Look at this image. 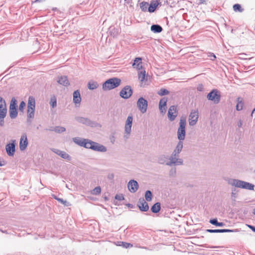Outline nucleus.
I'll list each match as a JSON object with an SVG mask.
<instances>
[{
	"instance_id": "obj_22",
	"label": "nucleus",
	"mask_w": 255,
	"mask_h": 255,
	"mask_svg": "<svg viewBox=\"0 0 255 255\" xmlns=\"http://www.w3.org/2000/svg\"><path fill=\"white\" fill-rule=\"evenodd\" d=\"M183 148V143L180 141L176 146L175 149L174 150L173 154L174 156L178 155L180 152L181 151Z\"/></svg>"
},
{
	"instance_id": "obj_32",
	"label": "nucleus",
	"mask_w": 255,
	"mask_h": 255,
	"mask_svg": "<svg viewBox=\"0 0 255 255\" xmlns=\"http://www.w3.org/2000/svg\"><path fill=\"white\" fill-rule=\"evenodd\" d=\"M152 194L151 192L149 190L146 191L145 194V198L146 200L147 201H150L152 199Z\"/></svg>"
},
{
	"instance_id": "obj_18",
	"label": "nucleus",
	"mask_w": 255,
	"mask_h": 255,
	"mask_svg": "<svg viewBox=\"0 0 255 255\" xmlns=\"http://www.w3.org/2000/svg\"><path fill=\"white\" fill-rule=\"evenodd\" d=\"M81 101V98L80 92L77 90L73 93V102L75 104H80Z\"/></svg>"
},
{
	"instance_id": "obj_15",
	"label": "nucleus",
	"mask_w": 255,
	"mask_h": 255,
	"mask_svg": "<svg viewBox=\"0 0 255 255\" xmlns=\"http://www.w3.org/2000/svg\"><path fill=\"white\" fill-rule=\"evenodd\" d=\"M133 118L131 116H129L127 120L125 125V131L128 134H129L131 132V128L132 126Z\"/></svg>"
},
{
	"instance_id": "obj_9",
	"label": "nucleus",
	"mask_w": 255,
	"mask_h": 255,
	"mask_svg": "<svg viewBox=\"0 0 255 255\" xmlns=\"http://www.w3.org/2000/svg\"><path fill=\"white\" fill-rule=\"evenodd\" d=\"M7 110L4 100L0 97V118L3 119L6 115Z\"/></svg>"
},
{
	"instance_id": "obj_13",
	"label": "nucleus",
	"mask_w": 255,
	"mask_h": 255,
	"mask_svg": "<svg viewBox=\"0 0 255 255\" xmlns=\"http://www.w3.org/2000/svg\"><path fill=\"white\" fill-rule=\"evenodd\" d=\"M28 145V140L26 134L21 135L19 142V148L21 150H25Z\"/></svg>"
},
{
	"instance_id": "obj_47",
	"label": "nucleus",
	"mask_w": 255,
	"mask_h": 255,
	"mask_svg": "<svg viewBox=\"0 0 255 255\" xmlns=\"http://www.w3.org/2000/svg\"><path fill=\"white\" fill-rule=\"evenodd\" d=\"M247 226L250 228L253 231H254V232H255V227L252 226V225H247Z\"/></svg>"
},
{
	"instance_id": "obj_31",
	"label": "nucleus",
	"mask_w": 255,
	"mask_h": 255,
	"mask_svg": "<svg viewBox=\"0 0 255 255\" xmlns=\"http://www.w3.org/2000/svg\"><path fill=\"white\" fill-rule=\"evenodd\" d=\"M101 189L100 186L95 187L93 190L91 191V193L93 195H99L101 193Z\"/></svg>"
},
{
	"instance_id": "obj_17",
	"label": "nucleus",
	"mask_w": 255,
	"mask_h": 255,
	"mask_svg": "<svg viewBox=\"0 0 255 255\" xmlns=\"http://www.w3.org/2000/svg\"><path fill=\"white\" fill-rule=\"evenodd\" d=\"M141 58H135L134 61V63L132 64V66L137 69L138 70H140L141 69H143L142 68L141 65Z\"/></svg>"
},
{
	"instance_id": "obj_44",
	"label": "nucleus",
	"mask_w": 255,
	"mask_h": 255,
	"mask_svg": "<svg viewBox=\"0 0 255 255\" xmlns=\"http://www.w3.org/2000/svg\"><path fill=\"white\" fill-rule=\"evenodd\" d=\"M210 223L212 224V225H215V226H217L218 225V221L217 220V219H211L210 220Z\"/></svg>"
},
{
	"instance_id": "obj_35",
	"label": "nucleus",
	"mask_w": 255,
	"mask_h": 255,
	"mask_svg": "<svg viewBox=\"0 0 255 255\" xmlns=\"http://www.w3.org/2000/svg\"><path fill=\"white\" fill-rule=\"evenodd\" d=\"M169 93V91L165 89H161L159 91H158L157 94L160 96H163L165 95H167Z\"/></svg>"
},
{
	"instance_id": "obj_26",
	"label": "nucleus",
	"mask_w": 255,
	"mask_h": 255,
	"mask_svg": "<svg viewBox=\"0 0 255 255\" xmlns=\"http://www.w3.org/2000/svg\"><path fill=\"white\" fill-rule=\"evenodd\" d=\"M17 112L16 109H9V116L11 118L14 119L16 117Z\"/></svg>"
},
{
	"instance_id": "obj_34",
	"label": "nucleus",
	"mask_w": 255,
	"mask_h": 255,
	"mask_svg": "<svg viewBox=\"0 0 255 255\" xmlns=\"http://www.w3.org/2000/svg\"><path fill=\"white\" fill-rule=\"evenodd\" d=\"M50 104L52 108H55L56 107L57 101L56 98L55 96L51 97L50 102Z\"/></svg>"
},
{
	"instance_id": "obj_14",
	"label": "nucleus",
	"mask_w": 255,
	"mask_h": 255,
	"mask_svg": "<svg viewBox=\"0 0 255 255\" xmlns=\"http://www.w3.org/2000/svg\"><path fill=\"white\" fill-rule=\"evenodd\" d=\"M128 187L130 192L134 193L138 189V183L135 180H131L128 184Z\"/></svg>"
},
{
	"instance_id": "obj_1",
	"label": "nucleus",
	"mask_w": 255,
	"mask_h": 255,
	"mask_svg": "<svg viewBox=\"0 0 255 255\" xmlns=\"http://www.w3.org/2000/svg\"><path fill=\"white\" fill-rule=\"evenodd\" d=\"M75 142L80 146H84L87 148H90L96 151L105 152L107 150L106 148L104 146L88 139H77V140H75Z\"/></svg>"
},
{
	"instance_id": "obj_30",
	"label": "nucleus",
	"mask_w": 255,
	"mask_h": 255,
	"mask_svg": "<svg viewBox=\"0 0 255 255\" xmlns=\"http://www.w3.org/2000/svg\"><path fill=\"white\" fill-rule=\"evenodd\" d=\"M98 83L95 82H90L88 83V88L91 90L95 89L98 87Z\"/></svg>"
},
{
	"instance_id": "obj_3",
	"label": "nucleus",
	"mask_w": 255,
	"mask_h": 255,
	"mask_svg": "<svg viewBox=\"0 0 255 255\" xmlns=\"http://www.w3.org/2000/svg\"><path fill=\"white\" fill-rule=\"evenodd\" d=\"M186 118L181 117L180 120V126L178 129V138L180 140H183L185 136Z\"/></svg>"
},
{
	"instance_id": "obj_6",
	"label": "nucleus",
	"mask_w": 255,
	"mask_h": 255,
	"mask_svg": "<svg viewBox=\"0 0 255 255\" xmlns=\"http://www.w3.org/2000/svg\"><path fill=\"white\" fill-rule=\"evenodd\" d=\"M137 105L140 112L142 113L146 112L147 108V102L142 97L140 98L137 102Z\"/></svg>"
},
{
	"instance_id": "obj_7",
	"label": "nucleus",
	"mask_w": 255,
	"mask_h": 255,
	"mask_svg": "<svg viewBox=\"0 0 255 255\" xmlns=\"http://www.w3.org/2000/svg\"><path fill=\"white\" fill-rule=\"evenodd\" d=\"M199 113L197 110L192 111L189 117V124L190 126L195 125L198 120Z\"/></svg>"
},
{
	"instance_id": "obj_49",
	"label": "nucleus",
	"mask_w": 255,
	"mask_h": 255,
	"mask_svg": "<svg viewBox=\"0 0 255 255\" xmlns=\"http://www.w3.org/2000/svg\"><path fill=\"white\" fill-rule=\"evenodd\" d=\"M203 88V86L202 85H199L198 88H197V89L199 90V91H201L202 89Z\"/></svg>"
},
{
	"instance_id": "obj_46",
	"label": "nucleus",
	"mask_w": 255,
	"mask_h": 255,
	"mask_svg": "<svg viewBox=\"0 0 255 255\" xmlns=\"http://www.w3.org/2000/svg\"><path fill=\"white\" fill-rule=\"evenodd\" d=\"M58 201L62 203L65 205H68L67 202L66 201H63L62 199H57Z\"/></svg>"
},
{
	"instance_id": "obj_37",
	"label": "nucleus",
	"mask_w": 255,
	"mask_h": 255,
	"mask_svg": "<svg viewBox=\"0 0 255 255\" xmlns=\"http://www.w3.org/2000/svg\"><path fill=\"white\" fill-rule=\"evenodd\" d=\"M119 245L122 246L124 248H131L133 246L131 244L124 242H120V244Z\"/></svg>"
},
{
	"instance_id": "obj_25",
	"label": "nucleus",
	"mask_w": 255,
	"mask_h": 255,
	"mask_svg": "<svg viewBox=\"0 0 255 255\" xmlns=\"http://www.w3.org/2000/svg\"><path fill=\"white\" fill-rule=\"evenodd\" d=\"M151 30L154 32L159 33L162 31V27L158 25H152L151 26Z\"/></svg>"
},
{
	"instance_id": "obj_27",
	"label": "nucleus",
	"mask_w": 255,
	"mask_h": 255,
	"mask_svg": "<svg viewBox=\"0 0 255 255\" xmlns=\"http://www.w3.org/2000/svg\"><path fill=\"white\" fill-rule=\"evenodd\" d=\"M148 6V3L147 2L142 1L140 3V7L142 11H146Z\"/></svg>"
},
{
	"instance_id": "obj_48",
	"label": "nucleus",
	"mask_w": 255,
	"mask_h": 255,
	"mask_svg": "<svg viewBox=\"0 0 255 255\" xmlns=\"http://www.w3.org/2000/svg\"><path fill=\"white\" fill-rule=\"evenodd\" d=\"M224 225V224L222 222H218V225L217 226L223 227Z\"/></svg>"
},
{
	"instance_id": "obj_43",
	"label": "nucleus",
	"mask_w": 255,
	"mask_h": 255,
	"mask_svg": "<svg viewBox=\"0 0 255 255\" xmlns=\"http://www.w3.org/2000/svg\"><path fill=\"white\" fill-rule=\"evenodd\" d=\"M115 199L120 201L124 200V197L123 194H117L115 196Z\"/></svg>"
},
{
	"instance_id": "obj_42",
	"label": "nucleus",
	"mask_w": 255,
	"mask_h": 255,
	"mask_svg": "<svg viewBox=\"0 0 255 255\" xmlns=\"http://www.w3.org/2000/svg\"><path fill=\"white\" fill-rule=\"evenodd\" d=\"M25 107V103L24 102L22 101L19 106V111L23 112L24 108Z\"/></svg>"
},
{
	"instance_id": "obj_45",
	"label": "nucleus",
	"mask_w": 255,
	"mask_h": 255,
	"mask_svg": "<svg viewBox=\"0 0 255 255\" xmlns=\"http://www.w3.org/2000/svg\"><path fill=\"white\" fill-rule=\"evenodd\" d=\"M159 110L161 112V113H165V112H166V108L163 107V106H161V107H159Z\"/></svg>"
},
{
	"instance_id": "obj_5",
	"label": "nucleus",
	"mask_w": 255,
	"mask_h": 255,
	"mask_svg": "<svg viewBox=\"0 0 255 255\" xmlns=\"http://www.w3.org/2000/svg\"><path fill=\"white\" fill-rule=\"evenodd\" d=\"M207 98L215 103L217 104L220 100V95L216 90H213L207 95Z\"/></svg>"
},
{
	"instance_id": "obj_38",
	"label": "nucleus",
	"mask_w": 255,
	"mask_h": 255,
	"mask_svg": "<svg viewBox=\"0 0 255 255\" xmlns=\"http://www.w3.org/2000/svg\"><path fill=\"white\" fill-rule=\"evenodd\" d=\"M65 130V128L61 127H57L55 128V131L57 132H62Z\"/></svg>"
},
{
	"instance_id": "obj_36",
	"label": "nucleus",
	"mask_w": 255,
	"mask_h": 255,
	"mask_svg": "<svg viewBox=\"0 0 255 255\" xmlns=\"http://www.w3.org/2000/svg\"><path fill=\"white\" fill-rule=\"evenodd\" d=\"M167 99L166 98L161 99L159 103V107L163 106L166 108Z\"/></svg>"
},
{
	"instance_id": "obj_4",
	"label": "nucleus",
	"mask_w": 255,
	"mask_h": 255,
	"mask_svg": "<svg viewBox=\"0 0 255 255\" xmlns=\"http://www.w3.org/2000/svg\"><path fill=\"white\" fill-rule=\"evenodd\" d=\"M35 99L30 96L28 98L27 106V117L29 118H33L34 116Z\"/></svg>"
},
{
	"instance_id": "obj_40",
	"label": "nucleus",
	"mask_w": 255,
	"mask_h": 255,
	"mask_svg": "<svg viewBox=\"0 0 255 255\" xmlns=\"http://www.w3.org/2000/svg\"><path fill=\"white\" fill-rule=\"evenodd\" d=\"M241 181L238 180H235L233 181V184L238 187L241 188L242 185L241 184Z\"/></svg>"
},
{
	"instance_id": "obj_51",
	"label": "nucleus",
	"mask_w": 255,
	"mask_h": 255,
	"mask_svg": "<svg viewBox=\"0 0 255 255\" xmlns=\"http://www.w3.org/2000/svg\"><path fill=\"white\" fill-rule=\"evenodd\" d=\"M242 126V122L241 121H239V122L238 123V126L239 127H241Z\"/></svg>"
},
{
	"instance_id": "obj_55",
	"label": "nucleus",
	"mask_w": 255,
	"mask_h": 255,
	"mask_svg": "<svg viewBox=\"0 0 255 255\" xmlns=\"http://www.w3.org/2000/svg\"><path fill=\"white\" fill-rule=\"evenodd\" d=\"M201 0V2H202V3H203V1H204V0Z\"/></svg>"
},
{
	"instance_id": "obj_20",
	"label": "nucleus",
	"mask_w": 255,
	"mask_h": 255,
	"mask_svg": "<svg viewBox=\"0 0 255 255\" xmlns=\"http://www.w3.org/2000/svg\"><path fill=\"white\" fill-rule=\"evenodd\" d=\"M58 83L64 86H67L70 84L66 76H61L58 80Z\"/></svg>"
},
{
	"instance_id": "obj_29",
	"label": "nucleus",
	"mask_w": 255,
	"mask_h": 255,
	"mask_svg": "<svg viewBox=\"0 0 255 255\" xmlns=\"http://www.w3.org/2000/svg\"><path fill=\"white\" fill-rule=\"evenodd\" d=\"M17 101L15 98H12L11 100L9 109H16Z\"/></svg>"
},
{
	"instance_id": "obj_10",
	"label": "nucleus",
	"mask_w": 255,
	"mask_h": 255,
	"mask_svg": "<svg viewBox=\"0 0 255 255\" xmlns=\"http://www.w3.org/2000/svg\"><path fill=\"white\" fill-rule=\"evenodd\" d=\"M15 140H12L11 143L7 144L5 146L7 154L9 156H13L15 151Z\"/></svg>"
},
{
	"instance_id": "obj_19",
	"label": "nucleus",
	"mask_w": 255,
	"mask_h": 255,
	"mask_svg": "<svg viewBox=\"0 0 255 255\" xmlns=\"http://www.w3.org/2000/svg\"><path fill=\"white\" fill-rule=\"evenodd\" d=\"M206 231L208 233H229V232H233V230H229V229H208Z\"/></svg>"
},
{
	"instance_id": "obj_39",
	"label": "nucleus",
	"mask_w": 255,
	"mask_h": 255,
	"mask_svg": "<svg viewBox=\"0 0 255 255\" xmlns=\"http://www.w3.org/2000/svg\"><path fill=\"white\" fill-rule=\"evenodd\" d=\"M241 181L238 180H235L233 181V184L238 187L241 188L242 185L241 184Z\"/></svg>"
},
{
	"instance_id": "obj_12",
	"label": "nucleus",
	"mask_w": 255,
	"mask_h": 255,
	"mask_svg": "<svg viewBox=\"0 0 255 255\" xmlns=\"http://www.w3.org/2000/svg\"><path fill=\"white\" fill-rule=\"evenodd\" d=\"M178 114V112L177 111V108L174 106H171L168 110V117L170 121H173L175 118L177 117Z\"/></svg>"
},
{
	"instance_id": "obj_23",
	"label": "nucleus",
	"mask_w": 255,
	"mask_h": 255,
	"mask_svg": "<svg viewBox=\"0 0 255 255\" xmlns=\"http://www.w3.org/2000/svg\"><path fill=\"white\" fill-rule=\"evenodd\" d=\"M241 188L250 190L254 189V185L249 183L241 181Z\"/></svg>"
},
{
	"instance_id": "obj_21",
	"label": "nucleus",
	"mask_w": 255,
	"mask_h": 255,
	"mask_svg": "<svg viewBox=\"0 0 255 255\" xmlns=\"http://www.w3.org/2000/svg\"><path fill=\"white\" fill-rule=\"evenodd\" d=\"M158 5L157 1H152L151 2L150 4L149 5L148 10L150 12H153L156 9Z\"/></svg>"
},
{
	"instance_id": "obj_11",
	"label": "nucleus",
	"mask_w": 255,
	"mask_h": 255,
	"mask_svg": "<svg viewBox=\"0 0 255 255\" xmlns=\"http://www.w3.org/2000/svg\"><path fill=\"white\" fill-rule=\"evenodd\" d=\"M138 79L140 82L141 86H142L144 82L147 81L148 75L144 69H141L138 71Z\"/></svg>"
},
{
	"instance_id": "obj_52",
	"label": "nucleus",
	"mask_w": 255,
	"mask_h": 255,
	"mask_svg": "<svg viewBox=\"0 0 255 255\" xmlns=\"http://www.w3.org/2000/svg\"><path fill=\"white\" fill-rule=\"evenodd\" d=\"M4 165V161H2V162H0V166H3Z\"/></svg>"
},
{
	"instance_id": "obj_54",
	"label": "nucleus",
	"mask_w": 255,
	"mask_h": 255,
	"mask_svg": "<svg viewBox=\"0 0 255 255\" xmlns=\"http://www.w3.org/2000/svg\"><path fill=\"white\" fill-rule=\"evenodd\" d=\"M253 213L255 215V208L254 209Z\"/></svg>"
},
{
	"instance_id": "obj_16",
	"label": "nucleus",
	"mask_w": 255,
	"mask_h": 255,
	"mask_svg": "<svg viewBox=\"0 0 255 255\" xmlns=\"http://www.w3.org/2000/svg\"><path fill=\"white\" fill-rule=\"evenodd\" d=\"M138 206L140 210L142 211H147L149 207L147 202L143 199H140L138 202Z\"/></svg>"
},
{
	"instance_id": "obj_33",
	"label": "nucleus",
	"mask_w": 255,
	"mask_h": 255,
	"mask_svg": "<svg viewBox=\"0 0 255 255\" xmlns=\"http://www.w3.org/2000/svg\"><path fill=\"white\" fill-rule=\"evenodd\" d=\"M233 9L235 11L242 12L243 9L241 7V6L239 4H235L233 5Z\"/></svg>"
},
{
	"instance_id": "obj_8",
	"label": "nucleus",
	"mask_w": 255,
	"mask_h": 255,
	"mask_svg": "<svg viewBox=\"0 0 255 255\" xmlns=\"http://www.w3.org/2000/svg\"><path fill=\"white\" fill-rule=\"evenodd\" d=\"M132 91L129 86L124 87L120 92V96L124 99H128L132 95Z\"/></svg>"
},
{
	"instance_id": "obj_24",
	"label": "nucleus",
	"mask_w": 255,
	"mask_h": 255,
	"mask_svg": "<svg viewBox=\"0 0 255 255\" xmlns=\"http://www.w3.org/2000/svg\"><path fill=\"white\" fill-rule=\"evenodd\" d=\"M160 204L157 202L152 206L151 210L153 213H157L160 211Z\"/></svg>"
},
{
	"instance_id": "obj_2",
	"label": "nucleus",
	"mask_w": 255,
	"mask_h": 255,
	"mask_svg": "<svg viewBox=\"0 0 255 255\" xmlns=\"http://www.w3.org/2000/svg\"><path fill=\"white\" fill-rule=\"evenodd\" d=\"M121 79L117 78H111L107 80L103 85V89L105 91L110 90L118 87L121 84Z\"/></svg>"
},
{
	"instance_id": "obj_41",
	"label": "nucleus",
	"mask_w": 255,
	"mask_h": 255,
	"mask_svg": "<svg viewBox=\"0 0 255 255\" xmlns=\"http://www.w3.org/2000/svg\"><path fill=\"white\" fill-rule=\"evenodd\" d=\"M243 107V103L242 102H239L236 106V109L238 111L242 110Z\"/></svg>"
},
{
	"instance_id": "obj_50",
	"label": "nucleus",
	"mask_w": 255,
	"mask_h": 255,
	"mask_svg": "<svg viewBox=\"0 0 255 255\" xmlns=\"http://www.w3.org/2000/svg\"><path fill=\"white\" fill-rule=\"evenodd\" d=\"M252 117L254 116L255 118V108L254 109V110L252 112Z\"/></svg>"
},
{
	"instance_id": "obj_53",
	"label": "nucleus",
	"mask_w": 255,
	"mask_h": 255,
	"mask_svg": "<svg viewBox=\"0 0 255 255\" xmlns=\"http://www.w3.org/2000/svg\"><path fill=\"white\" fill-rule=\"evenodd\" d=\"M126 1H127L128 2H130L132 0H125Z\"/></svg>"
},
{
	"instance_id": "obj_28",
	"label": "nucleus",
	"mask_w": 255,
	"mask_h": 255,
	"mask_svg": "<svg viewBox=\"0 0 255 255\" xmlns=\"http://www.w3.org/2000/svg\"><path fill=\"white\" fill-rule=\"evenodd\" d=\"M58 155H60L61 157L64 159H68L69 157V155L64 151L57 150L55 152Z\"/></svg>"
}]
</instances>
